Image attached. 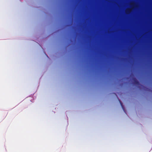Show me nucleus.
Here are the masks:
<instances>
[{
    "instance_id": "nucleus-1",
    "label": "nucleus",
    "mask_w": 152,
    "mask_h": 152,
    "mask_svg": "<svg viewBox=\"0 0 152 152\" xmlns=\"http://www.w3.org/2000/svg\"><path fill=\"white\" fill-rule=\"evenodd\" d=\"M133 80L134 82V83L135 85H140L139 82H138V81L137 80V79L135 78H134L133 79Z\"/></svg>"
},
{
    "instance_id": "nucleus-2",
    "label": "nucleus",
    "mask_w": 152,
    "mask_h": 152,
    "mask_svg": "<svg viewBox=\"0 0 152 152\" xmlns=\"http://www.w3.org/2000/svg\"><path fill=\"white\" fill-rule=\"evenodd\" d=\"M119 101L120 103V104L121 105V107H122V109H123L124 111L125 112L124 108V106L123 105V103H122L121 102V101H120V100H119Z\"/></svg>"
}]
</instances>
